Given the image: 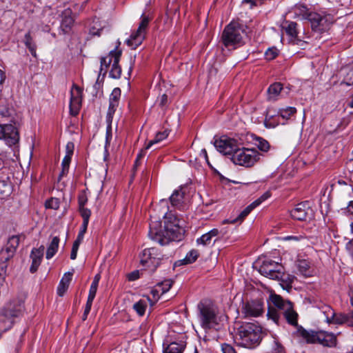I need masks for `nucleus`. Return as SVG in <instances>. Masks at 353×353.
I'll use <instances>...</instances> for the list:
<instances>
[{
	"mask_svg": "<svg viewBox=\"0 0 353 353\" xmlns=\"http://www.w3.org/2000/svg\"><path fill=\"white\" fill-rule=\"evenodd\" d=\"M214 144L219 152L230 156L236 165L250 168L259 159L260 154L256 149L241 148L237 140L227 136L216 139Z\"/></svg>",
	"mask_w": 353,
	"mask_h": 353,
	"instance_id": "1",
	"label": "nucleus"
},
{
	"mask_svg": "<svg viewBox=\"0 0 353 353\" xmlns=\"http://www.w3.org/2000/svg\"><path fill=\"white\" fill-rule=\"evenodd\" d=\"M271 301L279 311L269 310V317L279 324L280 316H283L288 324L296 327V331L294 332V335L299 339L300 342L309 343V332L298 325V314L293 309L292 303L284 300L281 296L276 294L271 296Z\"/></svg>",
	"mask_w": 353,
	"mask_h": 353,
	"instance_id": "2",
	"label": "nucleus"
},
{
	"mask_svg": "<svg viewBox=\"0 0 353 353\" xmlns=\"http://www.w3.org/2000/svg\"><path fill=\"white\" fill-rule=\"evenodd\" d=\"M164 229L162 230L161 222L151 221L148 235L150 238L161 245L168 244L171 241H180L184 230L180 226V221L171 214L164 215Z\"/></svg>",
	"mask_w": 353,
	"mask_h": 353,
	"instance_id": "3",
	"label": "nucleus"
},
{
	"mask_svg": "<svg viewBox=\"0 0 353 353\" xmlns=\"http://www.w3.org/2000/svg\"><path fill=\"white\" fill-rule=\"evenodd\" d=\"M262 339V328L253 323H245L237 330L235 341L239 346L245 348H254L258 346Z\"/></svg>",
	"mask_w": 353,
	"mask_h": 353,
	"instance_id": "4",
	"label": "nucleus"
},
{
	"mask_svg": "<svg viewBox=\"0 0 353 353\" xmlns=\"http://www.w3.org/2000/svg\"><path fill=\"white\" fill-rule=\"evenodd\" d=\"M243 26L237 21H231L227 25L221 35L222 45L229 50H234L243 43Z\"/></svg>",
	"mask_w": 353,
	"mask_h": 353,
	"instance_id": "5",
	"label": "nucleus"
},
{
	"mask_svg": "<svg viewBox=\"0 0 353 353\" xmlns=\"http://www.w3.org/2000/svg\"><path fill=\"white\" fill-rule=\"evenodd\" d=\"M10 117V110L6 107H0V139H3L8 146H12L19 142V134L16 127L3 123Z\"/></svg>",
	"mask_w": 353,
	"mask_h": 353,
	"instance_id": "6",
	"label": "nucleus"
},
{
	"mask_svg": "<svg viewBox=\"0 0 353 353\" xmlns=\"http://www.w3.org/2000/svg\"><path fill=\"white\" fill-rule=\"evenodd\" d=\"M201 327L210 330L219 324L218 309L212 302L204 301L198 305Z\"/></svg>",
	"mask_w": 353,
	"mask_h": 353,
	"instance_id": "7",
	"label": "nucleus"
},
{
	"mask_svg": "<svg viewBox=\"0 0 353 353\" xmlns=\"http://www.w3.org/2000/svg\"><path fill=\"white\" fill-rule=\"evenodd\" d=\"M121 56V50H111L109 54L101 58V65L99 77L102 74L103 77L106 74L108 67L111 65L110 71V77L118 79L121 75V68L119 63Z\"/></svg>",
	"mask_w": 353,
	"mask_h": 353,
	"instance_id": "8",
	"label": "nucleus"
},
{
	"mask_svg": "<svg viewBox=\"0 0 353 353\" xmlns=\"http://www.w3.org/2000/svg\"><path fill=\"white\" fill-rule=\"evenodd\" d=\"M321 310L325 317V321L329 324H347L348 326L353 327V311L347 314H336L334 310L329 305L321 303L312 306Z\"/></svg>",
	"mask_w": 353,
	"mask_h": 353,
	"instance_id": "9",
	"label": "nucleus"
},
{
	"mask_svg": "<svg viewBox=\"0 0 353 353\" xmlns=\"http://www.w3.org/2000/svg\"><path fill=\"white\" fill-rule=\"evenodd\" d=\"M151 19L148 16L143 14L141 17V21L139 23L137 30L133 32L130 38L127 39L126 43L132 49H136L139 46L145 38L148 28Z\"/></svg>",
	"mask_w": 353,
	"mask_h": 353,
	"instance_id": "10",
	"label": "nucleus"
},
{
	"mask_svg": "<svg viewBox=\"0 0 353 353\" xmlns=\"http://www.w3.org/2000/svg\"><path fill=\"white\" fill-rule=\"evenodd\" d=\"M259 272L272 279H281L283 277V267L272 259H265L259 268Z\"/></svg>",
	"mask_w": 353,
	"mask_h": 353,
	"instance_id": "11",
	"label": "nucleus"
},
{
	"mask_svg": "<svg viewBox=\"0 0 353 353\" xmlns=\"http://www.w3.org/2000/svg\"><path fill=\"white\" fill-rule=\"evenodd\" d=\"M163 256L156 248L145 249L141 256V263L151 272L155 271Z\"/></svg>",
	"mask_w": 353,
	"mask_h": 353,
	"instance_id": "12",
	"label": "nucleus"
},
{
	"mask_svg": "<svg viewBox=\"0 0 353 353\" xmlns=\"http://www.w3.org/2000/svg\"><path fill=\"white\" fill-rule=\"evenodd\" d=\"M336 336L333 333L310 330V343H317L324 347H332L336 345Z\"/></svg>",
	"mask_w": 353,
	"mask_h": 353,
	"instance_id": "13",
	"label": "nucleus"
},
{
	"mask_svg": "<svg viewBox=\"0 0 353 353\" xmlns=\"http://www.w3.org/2000/svg\"><path fill=\"white\" fill-rule=\"evenodd\" d=\"M330 20L327 16L316 12H310V27L314 32L321 33L330 27Z\"/></svg>",
	"mask_w": 353,
	"mask_h": 353,
	"instance_id": "14",
	"label": "nucleus"
},
{
	"mask_svg": "<svg viewBox=\"0 0 353 353\" xmlns=\"http://www.w3.org/2000/svg\"><path fill=\"white\" fill-rule=\"evenodd\" d=\"M70 94V112L72 116H76L79 114L81 105L82 90L79 86L73 85Z\"/></svg>",
	"mask_w": 353,
	"mask_h": 353,
	"instance_id": "15",
	"label": "nucleus"
},
{
	"mask_svg": "<svg viewBox=\"0 0 353 353\" xmlns=\"http://www.w3.org/2000/svg\"><path fill=\"white\" fill-rule=\"evenodd\" d=\"M263 303L260 300H252L243 304L242 311L245 316L257 317L263 313Z\"/></svg>",
	"mask_w": 353,
	"mask_h": 353,
	"instance_id": "16",
	"label": "nucleus"
},
{
	"mask_svg": "<svg viewBox=\"0 0 353 353\" xmlns=\"http://www.w3.org/2000/svg\"><path fill=\"white\" fill-rule=\"evenodd\" d=\"M44 246L41 245L38 248H33L30 253V259H32V264L30 268V272L34 273L37 271L43 256Z\"/></svg>",
	"mask_w": 353,
	"mask_h": 353,
	"instance_id": "17",
	"label": "nucleus"
},
{
	"mask_svg": "<svg viewBox=\"0 0 353 353\" xmlns=\"http://www.w3.org/2000/svg\"><path fill=\"white\" fill-rule=\"evenodd\" d=\"M121 91L119 88H115L109 99V108L108 110V117L112 118L114 114L117 107L119 106V99L121 97Z\"/></svg>",
	"mask_w": 353,
	"mask_h": 353,
	"instance_id": "18",
	"label": "nucleus"
},
{
	"mask_svg": "<svg viewBox=\"0 0 353 353\" xmlns=\"http://www.w3.org/2000/svg\"><path fill=\"white\" fill-rule=\"evenodd\" d=\"M288 94V92L285 90L283 87V84L279 82H276L271 84L267 91L268 99L269 101H276L278 99L279 95H282L283 93Z\"/></svg>",
	"mask_w": 353,
	"mask_h": 353,
	"instance_id": "19",
	"label": "nucleus"
},
{
	"mask_svg": "<svg viewBox=\"0 0 353 353\" xmlns=\"http://www.w3.org/2000/svg\"><path fill=\"white\" fill-rule=\"evenodd\" d=\"M308 202L305 201L296 205V208L291 211V216L293 219L299 221L305 219L307 214Z\"/></svg>",
	"mask_w": 353,
	"mask_h": 353,
	"instance_id": "20",
	"label": "nucleus"
},
{
	"mask_svg": "<svg viewBox=\"0 0 353 353\" xmlns=\"http://www.w3.org/2000/svg\"><path fill=\"white\" fill-rule=\"evenodd\" d=\"M279 117H280L278 112H276L270 109L267 110L264 120L265 126L268 128H275L279 124Z\"/></svg>",
	"mask_w": 353,
	"mask_h": 353,
	"instance_id": "21",
	"label": "nucleus"
},
{
	"mask_svg": "<svg viewBox=\"0 0 353 353\" xmlns=\"http://www.w3.org/2000/svg\"><path fill=\"white\" fill-rule=\"evenodd\" d=\"M71 12L70 10H65L63 13V19L60 28L63 34H68L70 32L72 27L74 23V19L70 15Z\"/></svg>",
	"mask_w": 353,
	"mask_h": 353,
	"instance_id": "22",
	"label": "nucleus"
},
{
	"mask_svg": "<svg viewBox=\"0 0 353 353\" xmlns=\"http://www.w3.org/2000/svg\"><path fill=\"white\" fill-rule=\"evenodd\" d=\"M184 192L182 190V188L176 190L170 196V201L171 205L176 208L181 209L183 207Z\"/></svg>",
	"mask_w": 353,
	"mask_h": 353,
	"instance_id": "23",
	"label": "nucleus"
},
{
	"mask_svg": "<svg viewBox=\"0 0 353 353\" xmlns=\"http://www.w3.org/2000/svg\"><path fill=\"white\" fill-rule=\"evenodd\" d=\"M296 265L298 272L303 276L305 278L309 276V262L307 259H302V256L299 255Z\"/></svg>",
	"mask_w": 353,
	"mask_h": 353,
	"instance_id": "24",
	"label": "nucleus"
},
{
	"mask_svg": "<svg viewBox=\"0 0 353 353\" xmlns=\"http://www.w3.org/2000/svg\"><path fill=\"white\" fill-rule=\"evenodd\" d=\"M60 239L58 236H54L48 246L46 257L47 259H52L57 252Z\"/></svg>",
	"mask_w": 353,
	"mask_h": 353,
	"instance_id": "25",
	"label": "nucleus"
},
{
	"mask_svg": "<svg viewBox=\"0 0 353 353\" xmlns=\"http://www.w3.org/2000/svg\"><path fill=\"white\" fill-rule=\"evenodd\" d=\"M199 252L196 250H192L188 252L183 260L177 261L179 265L191 264L194 263L199 257Z\"/></svg>",
	"mask_w": 353,
	"mask_h": 353,
	"instance_id": "26",
	"label": "nucleus"
},
{
	"mask_svg": "<svg viewBox=\"0 0 353 353\" xmlns=\"http://www.w3.org/2000/svg\"><path fill=\"white\" fill-rule=\"evenodd\" d=\"M253 210H254V208H252V206L249 205L240 213V214L238 216L237 218L231 219V220L230 219H225L223 221V224L235 223L238 221H242Z\"/></svg>",
	"mask_w": 353,
	"mask_h": 353,
	"instance_id": "27",
	"label": "nucleus"
},
{
	"mask_svg": "<svg viewBox=\"0 0 353 353\" xmlns=\"http://www.w3.org/2000/svg\"><path fill=\"white\" fill-rule=\"evenodd\" d=\"M253 210H254V208H252V206L249 205L240 213V214L238 216L237 218L231 219V220L230 219H225L223 221V224L235 223L238 221H242Z\"/></svg>",
	"mask_w": 353,
	"mask_h": 353,
	"instance_id": "28",
	"label": "nucleus"
},
{
	"mask_svg": "<svg viewBox=\"0 0 353 353\" xmlns=\"http://www.w3.org/2000/svg\"><path fill=\"white\" fill-rule=\"evenodd\" d=\"M150 299H141L133 305V309L139 316H143L148 307V301Z\"/></svg>",
	"mask_w": 353,
	"mask_h": 353,
	"instance_id": "29",
	"label": "nucleus"
},
{
	"mask_svg": "<svg viewBox=\"0 0 353 353\" xmlns=\"http://www.w3.org/2000/svg\"><path fill=\"white\" fill-rule=\"evenodd\" d=\"M168 134L169 131L168 130H165L162 132H157L156 134L154 139L149 142V143L146 146V149H149L154 143H159L168 137Z\"/></svg>",
	"mask_w": 353,
	"mask_h": 353,
	"instance_id": "30",
	"label": "nucleus"
},
{
	"mask_svg": "<svg viewBox=\"0 0 353 353\" xmlns=\"http://www.w3.org/2000/svg\"><path fill=\"white\" fill-rule=\"evenodd\" d=\"M216 241V239L213 240L207 232L196 239V243L197 245H201L203 246H210L213 245Z\"/></svg>",
	"mask_w": 353,
	"mask_h": 353,
	"instance_id": "31",
	"label": "nucleus"
},
{
	"mask_svg": "<svg viewBox=\"0 0 353 353\" xmlns=\"http://www.w3.org/2000/svg\"><path fill=\"white\" fill-rule=\"evenodd\" d=\"M184 347L183 345L177 343H172L164 349L163 353H182Z\"/></svg>",
	"mask_w": 353,
	"mask_h": 353,
	"instance_id": "32",
	"label": "nucleus"
},
{
	"mask_svg": "<svg viewBox=\"0 0 353 353\" xmlns=\"http://www.w3.org/2000/svg\"><path fill=\"white\" fill-rule=\"evenodd\" d=\"M24 43H25L26 46L29 49L32 55L35 57L36 56V45L33 42L30 32H28L25 34Z\"/></svg>",
	"mask_w": 353,
	"mask_h": 353,
	"instance_id": "33",
	"label": "nucleus"
},
{
	"mask_svg": "<svg viewBox=\"0 0 353 353\" xmlns=\"http://www.w3.org/2000/svg\"><path fill=\"white\" fill-rule=\"evenodd\" d=\"M14 252V249H12V248H10L9 245L6 244L5 248L2 249L0 253V260H4L8 261L10 258L12 257Z\"/></svg>",
	"mask_w": 353,
	"mask_h": 353,
	"instance_id": "34",
	"label": "nucleus"
},
{
	"mask_svg": "<svg viewBox=\"0 0 353 353\" xmlns=\"http://www.w3.org/2000/svg\"><path fill=\"white\" fill-rule=\"evenodd\" d=\"M296 112V109L292 107L280 109L278 111V114L283 119H288Z\"/></svg>",
	"mask_w": 353,
	"mask_h": 353,
	"instance_id": "35",
	"label": "nucleus"
},
{
	"mask_svg": "<svg viewBox=\"0 0 353 353\" xmlns=\"http://www.w3.org/2000/svg\"><path fill=\"white\" fill-rule=\"evenodd\" d=\"M296 23L294 22H286L285 25H283V28L285 30L287 34L294 37L296 36Z\"/></svg>",
	"mask_w": 353,
	"mask_h": 353,
	"instance_id": "36",
	"label": "nucleus"
},
{
	"mask_svg": "<svg viewBox=\"0 0 353 353\" xmlns=\"http://www.w3.org/2000/svg\"><path fill=\"white\" fill-rule=\"evenodd\" d=\"M256 145L258 148L262 152H268L270 149V144L268 141L265 140L261 137L256 138Z\"/></svg>",
	"mask_w": 353,
	"mask_h": 353,
	"instance_id": "37",
	"label": "nucleus"
},
{
	"mask_svg": "<svg viewBox=\"0 0 353 353\" xmlns=\"http://www.w3.org/2000/svg\"><path fill=\"white\" fill-rule=\"evenodd\" d=\"M10 193V185L5 181H0V196H6Z\"/></svg>",
	"mask_w": 353,
	"mask_h": 353,
	"instance_id": "38",
	"label": "nucleus"
},
{
	"mask_svg": "<svg viewBox=\"0 0 353 353\" xmlns=\"http://www.w3.org/2000/svg\"><path fill=\"white\" fill-rule=\"evenodd\" d=\"M60 205V201L57 198L52 197L46 202V207L53 210H57Z\"/></svg>",
	"mask_w": 353,
	"mask_h": 353,
	"instance_id": "39",
	"label": "nucleus"
},
{
	"mask_svg": "<svg viewBox=\"0 0 353 353\" xmlns=\"http://www.w3.org/2000/svg\"><path fill=\"white\" fill-rule=\"evenodd\" d=\"M7 244L9 245L12 249H14L16 250L19 244V236L14 235L12 236L8 239Z\"/></svg>",
	"mask_w": 353,
	"mask_h": 353,
	"instance_id": "40",
	"label": "nucleus"
},
{
	"mask_svg": "<svg viewBox=\"0 0 353 353\" xmlns=\"http://www.w3.org/2000/svg\"><path fill=\"white\" fill-rule=\"evenodd\" d=\"M7 261L0 260V281H3L6 276L7 272Z\"/></svg>",
	"mask_w": 353,
	"mask_h": 353,
	"instance_id": "41",
	"label": "nucleus"
},
{
	"mask_svg": "<svg viewBox=\"0 0 353 353\" xmlns=\"http://www.w3.org/2000/svg\"><path fill=\"white\" fill-rule=\"evenodd\" d=\"M173 281L170 279H166L159 284L161 287L162 293L167 292L172 287Z\"/></svg>",
	"mask_w": 353,
	"mask_h": 353,
	"instance_id": "42",
	"label": "nucleus"
},
{
	"mask_svg": "<svg viewBox=\"0 0 353 353\" xmlns=\"http://www.w3.org/2000/svg\"><path fill=\"white\" fill-rule=\"evenodd\" d=\"M269 353H284V348L276 340H274L272 350Z\"/></svg>",
	"mask_w": 353,
	"mask_h": 353,
	"instance_id": "43",
	"label": "nucleus"
},
{
	"mask_svg": "<svg viewBox=\"0 0 353 353\" xmlns=\"http://www.w3.org/2000/svg\"><path fill=\"white\" fill-rule=\"evenodd\" d=\"M80 213L83 218V221L89 222V219L91 214V212L89 209L85 208L84 207L79 208Z\"/></svg>",
	"mask_w": 353,
	"mask_h": 353,
	"instance_id": "44",
	"label": "nucleus"
},
{
	"mask_svg": "<svg viewBox=\"0 0 353 353\" xmlns=\"http://www.w3.org/2000/svg\"><path fill=\"white\" fill-rule=\"evenodd\" d=\"M278 55V50L275 48H269L265 52V57L268 60L274 59Z\"/></svg>",
	"mask_w": 353,
	"mask_h": 353,
	"instance_id": "45",
	"label": "nucleus"
},
{
	"mask_svg": "<svg viewBox=\"0 0 353 353\" xmlns=\"http://www.w3.org/2000/svg\"><path fill=\"white\" fill-rule=\"evenodd\" d=\"M98 285H97L96 282H92V284L89 290V294L88 299H94V297L96 296V293L97 291Z\"/></svg>",
	"mask_w": 353,
	"mask_h": 353,
	"instance_id": "46",
	"label": "nucleus"
},
{
	"mask_svg": "<svg viewBox=\"0 0 353 353\" xmlns=\"http://www.w3.org/2000/svg\"><path fill=\"white\" fill-rule=\"evenodd\" d=\"M221 350L223 353H236L235 349L232 345L227 343L221 345Z\"/></svg>",
	"mask_w": 353,
	"mask_h": 353,
	"instance_id": "47",
	"label": "nucleus"
},
{
	"mask_svg": "<svg viewBox=\"0 0 353 353\" xmlns=\"http://www.w3.org/2000/svg\"><path fill=\"white\" fill-rule=\"evenodd\" d=\"M68 288V285L66 284H64L63 282H60L59 284V286L57 288V294L59 296H62L65 294V292L67 291Z\"/></svg>",
	"mask_w": 353,
	"mask_h": 353,
	"instance_id": "48",
	"label": "nucleus"
},
{
	"mask_svg": "<svg viewBox=\"0 0 353 353\" xmlns=\"http://www.w3.org/2000/svg\"><path fill=\"white\" fill-rule=\"evenodd\" d=\"M80 244H78L77 243H73L71 254H70V259L72 260H74L77 258V252L79 250Z\"/></svg>",
	"mask_w": 353,
	"mask_h": 353,
	"instance_id": "49",
	"label": "nucleus"
},
{
	"mask_svg": "<svg viewBox=\"0 0 353 353\" xmlns=\"http://www.w3.org/2000/svg\"><path fill=\"white\" fill-rule=\"evenodd\" d=\"M74 149V145L72 142H68L65 146V154L72 156Z\"/></svg>",
	"mask_w": 353,
	"mask_h": 353,
	"instance_id": "50",
	"label": "nucleus"
},
{
	"mask_svg": "<svg viewBox=\"0 0 353 353\" xmlns=\"http://www.w3.org/2000/svg\"><path fill=\"white\" fill-rule=\"evenodd\" d=\"M168 102V96L165 94H163L160 98L159 106L161 107L162 108H164L165 107L167 106Z\"/></svg>",
	"mask_w": 353,
	"mask_h": 353,
	"instance_id": "51",
	"label": "nucleus"
},
{
	"mask_svg": "<svg viewBox=\"0 0 353 353\" xmlns=\"http://www.w3.org/2000/svg\"><path fill=\"white\" fill-rule=\"evenodd\" d=\"M72 274L71 273L65 274L60 282H63L69 286V283L72 280Z\"/></svg>",
	"mask_w": 353,
	"mask_h": 353,
	"instance_id": "52",
	"label": "nucleus"
},
{
	"mask_svg": "<svg viewBox=\"0 0 353 353\" xmlns=\"http://www.w3.org/2000/svg\"><path fill=\"white\" fill-rule=\"evenodd\" d=\"M72 156H69V155H67L65 154L63 161H62V163H61V166L62 167H68L70 166V163L71 162V159H72Z\"/></svg>",
	"mask_w": 353,
	"mask_h": 353,
	"instance_id": "53",
	"label": "nucleus"
},
{
	"mask_svg": "<svg viewBox=\"0 0 353 353\" xmlns=\"http://www.w3.org/2000/svg\"><path fill=\"white\" fill-rule=\"evenodd\" d=\"M102 28L97 29L95 27H92L90 29V34L93 36H100Z\"/></svg>",
	"mask_w": 353,
	"mask_h": 353,
	"instance_id": "54",
	"label": "nucleus"
},
{
	"mask_svg": "<svg viewBox=\"0 0 353 353\" xmlns=\"http://www.w3.org/2000/svg\"><path fill=\"white\" fill-rule=\"evenodd\" d=\"M209 235H210L211 238L213 239L214 237L218 236L221 233H222V231H219L216 228H214L211 230L210 232H208Z\"/></svg>",
	"mask_w": 353,
	"mask_h": 353,
	"instance_id": "55",
	"label": "nucleus"
},
{
	"mask_svg": "<svg viewBox=\"0 0 353 353\" xmlns=\"http://www.w3.org/2000/svg\"><path fill=\"white\" fill-rule=\"evenodd\" d=\"M88 223L89 222H85V221H83L82 224H81V229H80V231L79 233L81 234H85V233L87 231V228H88Z\"/></svg>",
	"mask_w": 353,
	"mask_h": 353,
	"instance_id": "56",
	"label": "nucleus"
},
{
	"mask_svg": "<svg viewBox=\"0 0 353 353\" xmlns=\"http://www.w3.org/2000/svg\"><path fill=\"white\" fill-rule=\"evenodd\" d=\"M270 196V193L269 192H265L263 194H262L259 198L257 199L260 201L261 204L268 199Z\"/></svg>",
	"mask_w": 353,
	"mask_h": 353,
	"instance_id": "57",
	"label": "nucleus"
},
{
	"mask_svg": "<svg viewBox=\"0 0 353 353\" xmlns=\"http://www.w3.org/2000/svg\"><path fill=\"white\" fill-rule=\"evenodd\" d=\"M87 202V199L85 196L82 195L79 197V208L84 207Z\"/></svg>",
	"mask_w": 353,
	"mask_h": 353,
	"instance_id": "58",
	"label": "nucleus"
},
{
	"mask_svg": "<svg viewBox=\"0 0 353 353\" xmlns=\"http://www.w3.org/2000/svg\"><path fill=\"white\" fill-rule=\"evenodd\" d=\"M68 167H62V170L59 176V181H60L61 179L68 172Z\"/></svg>",
	"mask_w": 353,
	"mask_h": 353,
	"instance_id": "59",
	"label": "nucleus"
},
{
	"mask_svg": "<svg viewBox=\"0 0 353 353\" xmlns=\"http://www.w3.org/2000/svg\"><path fill=\"white\" fill-rule=\"evenodd\" d=\"M137 279H138V272H132L128 276V279L130 281H134V280H136Z\"/></svg>",
	"mask_w": 353,
	"mask_h": 353,
	"instance_id": "60",
	"label": "nucleus"
},
{
	"mask_svg": "<svg viewBox=\"0 0 353 353\" xmlns=\"http://www.w3.org/2000/svg\"><path fill=\"white\" fill-rule=\"evenodd\" d=\"M303 237L301 236H288L285 237V240H295V241H299Z\"/></svg>",
	"mask_w": 353,
	"mask_h": 353,
	"instance_id": "61",
	"label": "nucleus"
},
{
	"mask_svg": "<svg viewBox=\"0 0 353 353\" xmlns=\"http://www.w3.org/2000/svg\"><path fill=\"white\" fill-rule=\"evenodd\" d=\"M92 302L93 299H88L85 309L90 312Z\"/></svg>",
	"mask_w": 353,
	"mask_h": 353,
	"instance_id": "62",
	"label": "nucleus"
},
{
	"mask_svg": "<svg viewBox=\"0 0 353 353\" xmlns=\"http://www.w3.org/2000/svg\"><path fill=\"white\" fill-rule=\"evenodd\" d=\"M83 234L79 233L77 239L74 242L77 243L78 244H81L83 239Z\"/></svg>",
	"mask_w": 353,
	"mask_h": 353,
	"instance_id": "63",
	"label": "nucleus"
},
{
	"mask_svg": "<svg viewBox=\"0 0 353 353\" xmlns=\"http://www.w3.org/2000/svg\"><path fill=\"white\" fill-rule=\"evenodd\" d=\"M347 212L353 214V201H351L349 203V205L347 206Z\"/></svg>",
	"mask_w": 353,
	"mask_h": 353,
	"instance_id": "64",
	"label": "nucleus"
}]
</instances>
